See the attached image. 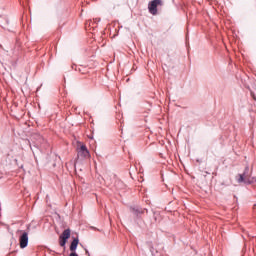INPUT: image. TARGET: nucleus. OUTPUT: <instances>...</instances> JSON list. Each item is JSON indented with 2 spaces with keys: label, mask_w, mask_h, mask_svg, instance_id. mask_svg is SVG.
<instances>
[{
  "label": "nucleus",
  "mask_w": 256,
  "mask_h": 256,
  "mask_svg": "<svg viewBox=\"0 0 256 256\" xmlns=\"http://www.w3.org/2000/svg\"><path fill=\"white\" fill-rule=\"evenodd\" d=\"M256 179L251 177V173H249V168H246L243 174L238 175V183H255Z\"/></svg>",
  "instance_id": "obj_1"
},
{
  "label": "nucleus",
  "mask_w": 256,
  "mask_h": 256,
  "mask_svg": "<svg viewBox=\"0 0 256 256\" xmlns=\"http://www.w3.org/2000/svg\"><path fill=\"white\" fill-rule=\"evenodd\" d=\"M161 5V1H151L148 4V11L151 13V15H157V7Z\"/></svg>",
  "instance_id": "obj_4"
},
{
  "label": "nucleus",
  "mask_w": 256,
  "mask_h": 256,
  "mask_svg": "<svg viewBox=\"0 0 256 256\" xmlns=\"http://www.w3.org/2000/svg\"><path fill=\"white\" fill-rule=\"evenodd\" d=\"M71 237V229H66L59 236V245L60 247H65L67 245V239Z\"/></svg>",
  "instance_id": "obj_2"
},
{
  "label": "nucleus",
  "mask_w": 256,
  "mask_h": 256,
  "mask_svg": "<svg viewBox=\"0 0 256 256\" xmlns=\"http://www.w3.org/2000/svg\"><path fill=\"white\" fill-rule=\"evenodd\" d=\"M250 95H251L252 99H254V101H256V95H255V92L251 91V92H250Z\"/></svg>",
  "instance_id": "obj_8"
},
{
  "label": "nucleus",
  "mask_w": 256,
  "mask_h": 256,
  "mask_svg": "<svg viewBox=\"0 0 256 256\" xmlns=\"http://www.w3.org/2000/svg\"><path fill=\"white\" fill-rule=\"evenodd\" d=\"M69 256H79L78 254H76L75 252H72V253H70V255Z\"/></svg>",
  "instance_id": "obj_9"
},
{
  "label": "nucleus",
  "mask_w": 256,
  "mask_h": 256,
  "mask_svg": "<svg viewBox=\"0 0 256 256\" xmlns=\"http://www.w3.org/2000/svg\"><path fill=\"white\" fill-rule=\"evenodd\" d=\"M77 245H79V238H74L70 245V251H76Z\"/></svg>",
  "instance_id": "obj_6"
},
{
  "label": "nucleus",
  "mask_w": 256,
  "mask_h": 256,
  "mask_svg": "<svg viewBox=\"0 0 256 256\" xmlns=\"http://www.w3.org/2000/svg\"><path fill=\"white\" fill-rule=\"evenodd\" d=\"M130 210L134 215H139V213H141V209L139 208H130Z\"/></svg>",
  "instance_id": "obj_7"
},
{
  "label": "nucleus",
  "mask_w": 256,
  "mask_h": 256,
  "mask_svg": "<svg viewBox=\"0 0 256 256\" xmlns=\"http://www.w3.org/2000/svg\"><path fill=\"white\" fill-rule=\"evenodd\" d=\"M78 157H82V159H87L90 157L89 150H87V146L85 144H80L77 148Z\"/></svg>",
  "instance_id": "obj_3"
},
{
  "label": "nucleus",
  "mask_w": 256,
  "mask_h": 256,
  "mask_svg": "<svg viewBox=\"0 0 256 256\" xmlns=\"http://www.w3.org/2000/svg\"><path fill=\"white\" fill-rule=\"evenodd\" d=\"M153 1H161V0H153Z\"/></svg>",
  "instance_id": "obj_10"
},
{
  "label": "nucleus",
  "mask_w": 256,
  "mask_h": 256,
  "mask_svg": "<svg viewBox=\"0 0 256 256\" xmlns=\"http://www.w3.org/2000/svg\"><path fill=\"white\" fill-rule=\"evenodd\" d=\"M20 241V248L25 249L27 245H29V234L27 232H23L19 238Z\"/></svg>",
  "instance_id": "obj_5"
}]
</instances>
